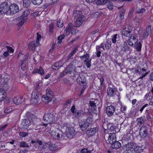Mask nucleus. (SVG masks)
Segmentation results:
<instances>
[{"mask_svg": "<svg viewBox=\"0 0 153 153\" xmlns=\"http://www.w3.org/2000/svg\"><path fill=\"white\" fill-rule=\"evenodd\" d=\"M43 120L46 123H42L40 125L44 126L45 127H46L48 124H53L55 122L54 117L50 112H48L45 114L43 117Z\"/></svg>", "mask_w": 153, "mask_h": 153, "instance_id": "1", "label": "nucleus"}, {"mask_svg": "<svg viewBox=\"0 0 153 153\" xmlns=\"http://www.w3.org/2000/svg\"><path fill=\"white\" fill-rule=\"evenodd\" d=\"M75 14V21L74 22L75 27H79L81 26L85 20V19L82 15L81 12L76 11Z\"/></svg>", "mask_w": 153, "mask_h": 153, "instance_id": "2", "label": "nucleus"}, {"mask_svg": "<svg viewBox=\"0 0 153 153\" xmlns=\"http://www.w3.org/2000/svg\"><path fill=\"white\" fill-rule=\"evenodd\" d=\"M53 93L51 90L49 88L46 90V94L43 95L42 97V100L45 103L50 102L53 97Z\"/></svg>", "mask_w": 153, "mask_h": 153, "instance_id": "3", "label": "nucleus"}, {"mask_svg": "<svg viewBox=\"0 0 153 153\" xmlns=\"http://www.w3.org/2000/svg\"><path fill=\"white\" fill-rule=\"evenodd\" d=\"M36 117L34 115H31L28 119L24 120L21 123L23 128H27L33 122L36 120Z\"/></svg>", "mask_w": 153, "mask_h": 153, "instance_id": "4", "label": "nucleus"}, {"mask_svg": "<svg viewBox=\"0 0 153 153\" xmlns=\"http://www.w3.org/2000/svg\"><path fill=\"white\" fill-rule=\"evenodd\" d=\"M51 134L52 138L54 140H60L63 136L62 131L57 128L53 130L51 132Z\"/></svg>", "mask_w": 153, "mask_h": 153, "instance_id": "5", "label": "nucleus"}, {"mask_svg": "<svg viewBox=\"0 0 153 153\" xmlns=\"http://www.w3.org/2000/svg\"><path fill=\"white\" fill-rule=\"evenodd\" d=\"M79 128L76 129L72 127L68 128L65 132L66 136L70 139L72 138L75 136L79 132Z\"/></svg>", "mask_w": 153, "mask_h": 153, "instance_id": "6", "label": "nucleus"}, {"mask_svg": "<svg viewBox=\"0 0 153 153\" xmlns=\"http://www.w3.org/2000/svg\"><path fill=\"white\" fill-rule=\"evenodd\" d=\"M92 121L91 118L81 120L79 123L80 128L82 131L85 130L91 124Z\"/></svg>", "mask_w": 153, "mask_h": 153, "instance_id": "7", "label": "nucleus"}, {"mask_svg": "<svg viewBox=\"0 0 153 153\" xmlns=\"http://www.w3.org/2000/svg\"><path fill=\"white\" fill-rule=\"evenodd\" d=\"M41 35L37 33L36 41H33L30 42L28 45L29 49L32 50H34L36 47L40 45L39 42L41 40Z\"/></svg>", "mask_w": 153, "mask_h": 153, "instance_id": "8", "label": "nucleus"}, {"mask_svg": "<svg viewBox=\"0 0 153 153\" xmlns=\"http://www.w3.org/2000/svg\"><path fill=\"white\" fill-rule=\"evenodd\" d=\"M132 27L128 25H126L123 29L121 32L123 35L128 37L133 33Z\"/></svg>", "mask_w": 153, "mask_h": 153, "instance_id": "9", "label": "nucleus"}, {"mask_svg": "<svg viewBox=\"0 0 153 153\" xmlns=\"http://www.w3.org/2000/svg\"><path fill=\"white\" fill-rule=\"evenodd\" d=\"M39 94L38 91L36 89H35L33 91L31 98V102L33 104H36L39 101Z\"/></svg>", "mask_w": 153, "mask_h": 153, "instance_id": "10", "label": "nucleus"}, {"mask_svg": "<svg viewBox=\"0 0 153 153\" xmlns=\"http://www.w3.org/2000/svg\"><path fill=\"white\" fill-rule=\"evenodd\" d=\"M30 12L28 10H25L23 11L20 16L21 21L19 22V25L22 26L27 20L28 16Z\"/></svg>", "mask_w": 153, "mask_h": 153, "instance_id": "11", "label": "nucleus"}, {"mask_svg": "<svg viewBox=\"0 0 153 153\" xmlns=\"http://www.w3.org/2000/svg\"><path fill=\"white\" fill-rule=\"evenodd\" d=\"M136 73H138L141 76L138 79H142L147 75L148 73L147 70L144 68H142L140 67H138L136 69Z\"/></svg>", "mask_w": 153, "mask_h": 153, "instance_id": "12", "label": "nucleus"}, {"mask_svg": "<svg viewBox=\"0 0 153 153\" xmlns=\"http://www.w3.org/2000/svg\"><path fill=\"white\" fill-rule=\"evenodd\" d=\"M107 94L108 96L113 97L115 96L118 97L120 93L116 88L108 87L107 89Z\"/></svg>", "mask_w": 153, "mask_h": 153, "instance_id": "13", "label": "nucleus"}, {"mask_svg": "<svg viewBox=\"0 0 153 153\" xmlns=\"http://www.w3.org/2000/svg\"><path fill=\"white\" fill-rule=\"evenodd\" d=\"M10 5L7 2L2 3L0 5V13L1 14H5L9 11Z\"/></svg>", "mask_w": 153, "mask_h": 153, "instance_id": "14", "label": "nucleus"}, {"mask_svg": "<svg viewBox=\"0 0 153 153\" xmlns=\"http://www.w3.org/2000/svg\"><path fill=\"white\" fill-rule=\"evenodd\" d=\"M89 55L88 54H86L83 56H80V58L82 60H84L85 64L88 68H89L91 66V59L89 58Z\"/></svg>", "mask_w": 153, "mask_h": 153, "instance_id": "15", "label": "nucleus"}, {"mask_svg": "<svg viewBox=\"0 0 153 153\" xmlns=\"http://www.w3.org/2000/svg\"><path fill=\"white\" fill-rule=\"evenodd\" d=\"M9 11L10 13L15 14L18 12L19 10V7L16 4H13L10 5Z\"/></svg>", "mask_w": 153, "mask_h": 153, "instance_id": "16", "label": "nucleus"}, {"mask_svg": "<svg viewBox=\"0 0 153 153\" xmlns=\"http://www.w3.org/2000/svg\"><path fill=\"white\" fill-rule=\"evenodd\" d=\"M24 100V99L20 96H17L13 99V101L15 104L19 105L23 102Z\"/></svg>", "mask_w": 153, "mask_h": 153, "instance_id": "17", "label": "nucleus"}, {"mask_svg": "<svg viewBox=\"0 0 153 153\" xmlns=\"http://www.w3.org/2000/svg\"><path fill=\"white\" fill-rule=\"evenodd\" d=\"M147 127L145 126H143L140 128V134L141 137L142 138H145L147 136Z\"/></svg>", "mask_w": 153, "mask_h": 153, "instance_id": "18", "label": "nucleus"}, {"mask_svg": "<svg viewBox=\"0 0 153 153\" xmlns=\"http://www.w3.org/2000/svg\"><path fill=\"white\" fill-rule=\"evenodd\" d=\"M116 140V136L115 133H111L109 134L107 140L108 143L111 144L113 142H114Z\"/></svg>", "mask_w": 153, "mask_h": 153, "instance_id": "19", "label": "nucleus"}, {"mask_svg": "<svg viewBox=\"0 0 153 153\" xmlns=\"http://www.w3.org/2000/svg\"><path fill=\"white\" fill-rule=\"evenodd\" d=\"M107 49H109L111 46V42L108 39H107L106 43L102 42L101 44L100 47H101L103 50H104V46Z\"/></svg>", "mask_w": 153, "mask_h": 153, "instance_id": "20", "label": "nucleus"}, {"mask_svg": "<svg viewBox=\"0 0 153 153\" xmlns=\"http://www.w3.org/2000/svg\"><path fill=\"white\" fill-rule=\"evenodd\" d=\"M98 131V128L97 127L91 128L86 131V134L89 136H93Z\"/></svg>", "mask_w": 153, "mask_h": 153, "instance_id": "21", "label": "nucleus"}, {"mask_svg": "<svg viewBox=\"0 0 153 153\" xmlns=\"http://www.w3.org/2000/svg\"><path fill=\"white\" fill-rule=\"evenodd\" d=\"M77 81L80 84L85 85L86 84V80L84 76L82 74H81L77 78Z\"/></svg>", "mask_w": 153, "mask_h": 153, "instance_id": "22", "label": "nucleus"}, {"mask_svg": "<svg viewBox=\"0 0 153 153\" xmlns=\"http://www.w3.org/2000/svg\"><path fill=\"white\" fill-rule=\"evenodd\" d=\"M115 111V108L112 105L108 106L106 109V113L109 116H111Z\"/></svg>", "mask_w": 153, "mask_h": 153, "instance_id": "23", "label": "nucleus"}, {"mask_svg": "<svg viewBox=\"0 0 153 153\" xmlns=\"http://www.w3.org/2000/svg\"><path fill=\"white\" fill-rule=\"evenodd\" d=\"M45 72L44 70L41 66H40L38 69H34L32 73L33 74L38 73L41 75H42L44 74Z\"/></svg>", "mask_w": 153, "mask_h": 153, "instance_id": "24", "label": "nucleus"}, {"mask_svg": "<svg viewBox=\"0 0 153 153\" xmlns=\"http://www.w3.org/2000/svg\"><path fill=\"white\" fill-rule=\"evenodd\" d=\"M63 64L61 61L56 62L52 66V68L54 70H57Z\"/></svg>", "mask_w": 153, "mask_h": 153, "instance_id": "25", "label": "nucleus"}, {"mask_svg": "<svg viewBox=\"0 0 153 153\" xmlns=\"http://www.w3.org/2000/svg\"><path fill=\"white\" fill-rule=\"evenodd\" d=\"M138 33L140 37H141L143 39H146V38H147L149 35V34L145 31H143L141 30H139Z\"/></svg>", "mask_w": 153, "mask_h": 153, "instance_id": "26", "label": "nucleus"}, {"mask_svg": "<svg viewBox=\"0 0 153 153\" xmlns=\"http://www.w3.org/2000/svg\"><path fill=\"white\" fill-rule=\"evenodd\" d=\"M6 96V92L4 89L0 88V102L2 101Z\"/></svg>", "mask_w": 153, "mask_h": 153, "instance_id": "27", "label": "nucleus"}, {"mask_svg": "<svg viewBox=\"0 0 153 153\" xmlns=\"http://www.w3.org/2000/svg\"><path fill=\"white\" fill-rule=\"evenodd\" d=\"M72 23H69L67 27L65 29L64 33L66 35L68 36L70 32L72 29Z\"/></svg>", "mask_w": 153, "mask_h": 153, "instance_id": "28", "label": "nucleus"}, {"mask_svg": "<svg viewBox=\"0 0 153 153\" xmlns=\"http://www.w3.org/2000/svg\"><path fill=\"white\" fill-rule=\"evenodd\" d=\"M47 145H48L49 149L51 151L56 150L58 149V146L53 143H49Z\"/></svg>", "mask_w": 153, "mask_h": 153, "instance_id": "29", "label": "nucleus"}, {"mask_svg": "<svg viewBox=\"0 0 153 153\" xmlns=\"http://www.w3.org/2000/svg\"><path fill=\"white\" fill-rule=\"evenodd\" d=\"M142 42H138L137 41H136V42L134 43V46L135 47V49L138 51H140L141 50Z\"/></svg>", "mask_w": 153, "mask_h": 153, "instance_id": "30", "label": "nucleus"}, {"mask_svg": "<svg viewBox=\"0 0 153 153\" xmlns=\"http://www.w3.org/2000/svg\"><path fill=\"white\" fill-rule=\"evenodd\" d=\"M112 147L114 149L119 148L121 146V143L118 141L116 140L113 142L112 143H111Z\"/></svg>", "mask_w": 153, "mask_h": 153, "instance_id": "31", "label": "nucleus"}, {"mask_svg": "<svg viewBox=\"0 0 153 153\" xmlns=\"http://www.w3.org/2000/svg\"><path fill=\"white\" fill-rule=\"evenodd\" d=\"M134 150L136 153H140L143 151L142 147L137 145L134 146Z\"/></svg>", "mask_w": 153, "mask_h": 153, "instance_id": "32", "label": "nucleus"}, {"mask_svg": "<svg viewBox=\"0 0 153 153\" xmlns=\"http://www.w3.org/2000/svg\"><path fill=\"white\" fill-rule=\"evenodd\" d=\"M42 85V82L41 81H39L34 83L35 87L37 89L41 88Z\"/></svg>", "mask_w": 153, "mask_h": 153, "instance_id": "33", "label": "nucleus"}, {"mask_svg": "<svg viewBox=\"0 0 153 153\" xmlns=\"http://www.w3.org/2000/svg\"><path fill=\"white\" fill-rule=\"evenodd\" d=\"M75 114L76 117L77 118H78L83 115V111L81 110H78L76 111Z\"/></svg>", "mask_w": 153, "mask_h": 153, "instance_id": "34", "label": "nucleus"}, {"mask_svg": "<svg viewBox=\"0 0 153 153\" xmlns=\"http://www.w3.org/2000/svg\"><path fill=\"white\" fill-rule=\"evenodd\" d=\"M30 2V0H23V6L25 7H28Z\"/></svg>", "mask_w": 153, "mask_h": 153, "instance_id": "35", "label": "nucleus"}, {"mask_svg": "<svg viewBox=\"0 0 153 153\" xmlns=\"http://www.w3.org/2000/svg\"><path fill=\"white\" fill-rule=\"evenodd\" d=\"M102 48L101 47H100V46H97L96 47V50L97 51V57H100V56L101 54V51H102L103 50L101 49Z\"/></svg>", "mask_w": 153, "mask_h": 153, "instance_id": "36", "label": "nucleus"}, {"mask_svg": "<svg viewBox=\"0 0 153 153\" xmlns=\"http://www.w3.org/2000/svg\"><path fill=\"white\" fill-rule=\"evenodd\" d=\"M107 1L108 0H98L97 4L99 5H103L106 4Z\"/></svg>", "mask_w": 153, "mask_h": 153, "instance_id": "37", "label": "nucleus"}, {"mask_svg": "<svg viewBox=\"0 0 153 153\" xmlns=\"http://www.w3.org/2000/svg\"><path fill=\"white\" fill-rule=\"evenodd\" d=\"M146 11V10L143 8H137L136 12L138 14H141L144 13Z\"/></svg>", "mask_w": 153, "mask_h": 153, "instance_id": "38", "label": "nucleus"}, {"mask_svg": "<svg viewBox=\"0 0 153 153\" xmlns=\"http://www.w3.org/2000/svg\"><path fill=\"white\" fill-rule=\"evenodd\" d=\"M65 35L64 34L60 35L58 37V42H57L58 45H59L62 42V40L64 38Z\"/></svg>", "mask_w": 153, "mask_h": 153, "instance_id": "39", "label": "nucleus"}, {"mask_svg": "<svg viewBox=\"0 0 153 153\" xmlns=\"http://www.w3.org/2000/svg\"><path fill=\"white\" fill-rule=\"evenodd\" d=\"M134 147V144L132 143H128L126 145V148L128 150H131Z\"/></svg>", "mask_w": 153, "mask_h": 153, "instance_id": "40", "label": "nucleus"}, {"mask_svg": "<svg viewBox=\"0 0 153 153\" xmlns=\"http://www.w3.org/2000/svg\"><path fill=\"white\" fill-rule=\"evenodd\" d=\"M9 76L8 75H6L4 78V83L5 85H7L9 82Z\"/></svg>", "mask_w": 153, "mask_h": 153, "instance_id": "41", "label": "nucleus"}, {"mask_svg": "<svg viewBox=\"0 0 153 153\" xmlns=\"http://www.w3.org/2000/svg\"><path fill=\"white\" fill-rule=\"evenodd\" d=\"M131 36L129 37V39L131 40H132L133 41H137V38L136 35L132 34L131 35Z\"/></svg>", "mask_w": 153, "mask_h": 153, "instance_id": "42", "label": "nucleus"}, {"mask_svg": "<svg viewBox=\"0 0 153 153\" xmlns=\"http://www.w3.org/2000/svg\"><path fill=\"white\" fill-rule=\"evenodd\" d=\"M112 41L113 43H115L117 42V37H119V35L117 34H116L114 36H112Z\"/></svg>", "mask_w": 153, "mask_h": 153, "instance_id": "43", "label": "nucleus"}, {"mask_svg": "<svg viewBox=\"0 0 153 153\" xmlns=\"http://www.w3.org/2000/svg\"><path fill=\"white\" fill-rule=\"evenodd\" d=\"M19 146L21 147H29L26 143L24 141H22L20 143Z\"/></svg>", "mask_w": 153, "mask_h": 153, "instance_id": "44", "label": "nucleus"}, {"mask_svg": "<svg viewBox=\"0 0 153 153\" xmlns=\"http://www.w3.org/2000/svg\"><path fill=\"white\" fill-rule=\"evenodd\" d=\"M90 106L89 107V109H91L92 108H93V109H95V108L96 107V105L94 101H90L89 102Z\"/></svg>", "mask_w": 153, "mask_h": 153, "instance_id": "45", "label": "nucleus"}, {"mask_svg": "<svg viewBox=\"0 0 153 153\" xmlns=\"http://www.w3.org/2000/svg\"><path fill=\"white\" fill-rule=\"evenodd\" d=\"M42 1V0H32V2L33 4L36 5L41 4Z\"/></svg>", "mask_w": 153, "mask_h": 153, "instance_id": "46", "label": "nucleus"}, {"mask_svg": "<svg viewBox=\"0 0 153 153\" xmlns=\"http://www.w3.org/2000/svg\"><path fill=\"white\" fill-rule=\"evenodd\" d=\"M63 22L61 19L58 20L57 22V26L58 27H61L63 26Z\"/></svg>", "mask_w": 153, "mask_h": 153, "instance_id": "47", "label": "nucleus"}, {"mask_svg": "<svg viewBox=\"0 0 153 153\" xmlns=\"http://www.w3.org/2000/svg\"><path fill=\"white\" fill-rule=\"evenodd\" d=\"M152 27L150 25H148L146 28V30L145 31L149 35L151 32Z\"/></svg>", "mask_w": 153, "mask_h": 153, "instance_id": "48", "label": "nucleus"}, {"mask_svg": "<svg viewBox=\"0 0 153 153\" xmlns=\"http://www.w3.org/2000/svg\"><path fill=\"white\" fill-rule=\"evenodd\" d=\"M137 124L139 125H141L144 122V120L142 118H140L137 120Z\"/></svg>", "mask_w": 153, "mask_h": 153, "instance_id": "49", "label": "nucleus"}, {"mask_svg": "<svg viewBox=\"0 0 153 153\" xmlns=\"http://www.w3.org/2000/svg\"><path fill=\"white\" fill-rule=\"evenodd\" d=\"M21 68L22 70H24L25 69L26 67V65L24 61H21Z\"/></svg>", "mask_w": 153, "mask_h": 153, "instance_id": "50", "label": "nucleus"}, {"mask_svg": "<svg viewBox=\"0 0 153 153\" xmlns=\"http://www.w3.org/2000/svg\"><path fill=\"white\" fill-rule=\"evenodd\" d=\"M28 133L26 132H20L19 135L21 137H25L28 135Z\"/></svg>", "mask_w": 153, "mask_h": 153, "instance_id": "51", "label": "nucleus"}, {"mask_svg": "<svg viewBox=\"0 0 153 153\" xmlns=\"http://www.w3.org/2000/svg\"><path fill=\"white\" fill-rule=\"evenodd\" d=\"M7 124H6L0 127V133H3V130L7 126Z\"/></svg>", "mask_w": 153, "mask_h": 153, "instance_id": "52", "label": "nucleus"}, {"mask_svg": "<svg viewBox=\"0 0 153 153\" xmlns=\"http://www.w3.org/2000/svg\"><path fill=\"white\" fill-rule=\"evenodd\" d=\"M12 110V108L10 107H7L4 110V113H7L11 112Z\"/></svg>", "mask_w": 153, "mask_h": 153, "instance_id": "53", "label": "nucleus"}, {"mask_svg": "<svg viewBox=\"0 0 153 153\" xmlns=\"http://www.w3.org/2000/svg\"><path fill=\"white\" fill-rule=\"evenodd\" d=\"M68 74L66 70L63 71L62 72H61L60 75V76L61 77H64L66 75Z\"/></svg>", "mask_w": 153, "mask_h": 153, "instance_id": "54", "label": "nucleus"}, {"mask_svg": "<svg viewBox=\"0 0 153 153\" xmlns=\"http://www.w3.org/2000/svg\"><path fill=\"white\" fill-rule=\"evenodd\" d=\"M135 42L133 41L132 40H130L129 39L128 40V45L131 46H133L134 45V42Z\"/></svg>", "mask_w": 153, "mask_h": 153, "instance_id": "55", "label": "nucleus"}, {"mask_svg": "<svg viewBox=\"0 0 153 153\" xmlns=\"http://www.w3.org/2000/svg\"><path fill=\"white\" fill-rule=\"evenodd\" d=\"M107 7L109 9L111 10L113 8V5L112 3H109L107 4Z\"/></svg>", "mask_w": 153, "mask_h": 153, "instance_id": "56", "label": "nucleus"}, {"mask_svg": "<svg viewBox=\"0 0 153 153\" xmlns=\"http://www.w3.org/2000/svg\"><path fill=\"white\" fill-rule=\"evenodd\" d=\"M39 12L38 10H36L32 14V16H37L39 14Z\"/></svg>", "mask_w": 153, "mask_h": 153, "instance_id": "57", "label": "nucleus"}, {"mask_svg": "<svg viewBox=\"0 0 153 153\" xmlns=\"http://www.w3.org/2000/svg\"><path fill=\"white\" fill-rule=\"evenodd\" d=\"M5 48L7 49V51L9 52H13V49L11 47L6 46Z\"/></svg>", "mask_w": 153, "mask_h": 153, "instance_id": "58", "label": "nucleus"}, {"mask_svg": "<svg viewBox=\"0 0 153 153\" xmlns=\"http://www.w3.org/2000/svg\"><path fill=\"white\" fill-rule=\"evenodd\" d=\"M65 70L68 73H70L73 70V69L71 67H68Z\"/></svg>", "mask_w": 153, "mask_h": 153, "instance_id": "59", "label": "nucleus"}, {"mask_svg": "<svg viewBox=\"0 0 153 153\" xmlns=\"http://www.w3.org/2000/svg\"><path fill=\"white\" fill-rule=\"evenodd\" d=\"M87 88V86L85 85H84L82 89V90L80 92V95H82L84 92V91Z\"/></svg>", "mask_w": 153, "mask_h": 153, "instance_id": "60", "label": "nucleus"}, {"mask_svg": "<svg viewBox=\"0 0 153 153\" xmlns=\"http://www.w3.org/2000/svg\"><path fill=\"white\" fill-rule=\"evenodd\" d=\"M126 108H127L126 106H122L121 107L120 110L122 112H123L126 110Z\"/></svg>", "mask_w": 153, "mask_h": 153, "instance_id": "61", "label": "nucleus"}, {"mask_svg": "<svg viewBox=\"0 0 153 153\" xmlns=\"http://www.w3.org/2000/svg\"><path fill=\"white\" fill-rule=\"evenodd\" d=\"M99 79L100 80V85L101 86H102L103 85V83L104 81V78L102 77H101L100 78H99Z\"/></svg>", "mask_w": 153, "mask_h": 153, "instance_id": "62", "label": "nucleus"}, {"mask_svg": "<svg viewBox=\"0 0 153 153\" xmlns=\"http://www.w3.org/2000/svg\"><path fill=\"white\" fill-rule=\"evenodd\" d=\"M88 152V149H82L80 152V153H87Z\"/></svg>", "mask_w": 153, "mask_h": 153, "instance_id": "63", "label": "nucleus"}, {"mask_svg": "<svg viewBox=\"0 0 153 153\" xmlns=\"http://www.w3.org/2000/svg\"><path fill=\"white\" fill-rule=\"evenodd\" d=\"M9 54L7 51H5L3 53V56L4 58H6L9 55Z\"/></svg>", "mask_w": 153, "mask_h": 153, "instance_id": "64", "label": "nucleus"}]
</instances>
